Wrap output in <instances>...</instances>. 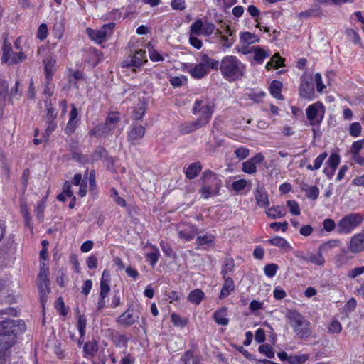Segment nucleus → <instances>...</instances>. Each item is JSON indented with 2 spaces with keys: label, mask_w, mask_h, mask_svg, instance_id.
Wrapping results in <instances>:
<instances>
[{
  "label": "nucleus",
  "mask_w": 364,
  "mask_h": 364,
  "mask_svg": "<svg viewBox=\"0 0 364 364\" xmlns=\"http://www.w3.org/2000/svg\"><path fill=\"white\" fill-rule=\"evenodd\" d=\"M268 217L272 219L281 218L286 215L285 208L284 206L277 205L272 207L266 210Z\"/></svg>",
  "instance_id": "nucleus-25"
},
{
  "label": "nucleus",
  "mask_w": 364,
  "mask_h": 364,
  "mask_svg": "<svg viewBox=\"0 0 364 364\" xmlns=\"http://www.w3.org/2000/svg\"><path fill=\"white\" fill-rule=\"evenodd\" d=\"M159 256L160 253L157 248H154L152 252L147 253L146 255V259L152 267L155 266L158 262Z\"/></svg>",
  "instance_id": "nucleus-45"
},
{
  "label": "nucleus",
  "mask_w": 364,
  "mask_h": 364,
  "mask_svg": "<svg viewBox=\"0 0 364 364\" xmlns=\"http://www.w3.org/2000/svg\"><path fill=\"white\" fill-rule=\"evenodd\" d=\"M282 83L279 80H273L269 86V91L272 95L278 100H284L283 95L281 94Z\"/></svg>",
  "instance_id": "nucleus-29"
},
{
  "label": "nucleus",
  "mask_w": 364,
  "mask_h": 364,
  "mask_svg": "<svg viewBox=\"0 0 364 364\" xmlns=\"http://www.w3.org/2000/svg\"><path fill=\"white\" fill-rule=\"evenodd\" d=\"M119 119H120V117H119V112H112V113H110L105 122H107V124H108L110 127H114V128L115 127V125L116 124H117L119 122Z\"/></svg>",
  "instance_id": "nucleus-48"
},
{
  "label": "nucleus",
  "mask_w": 364,
  "mask_h": 364,
  "mask_svg": "<svg viewBox=\"0 0 364 364\" xmlns=\"http://www.w3.org/2000/svg\"><path fill=\"white\" fill-rule=\"evenodd\" d=\"M202 183L211 186L213 188H220L222 181L218 174L210 170H206L203 173L201 177Z\"/></svg>",
  "instance_id": "nucleus-12"
},
{
  "label": "nucleus",
  "mask_w": 364,
  "mask_h": 364,
  "mask_svg": "<svg viewBox=\"0 0 364 364\" xmlns=\"http://www.w3.org/2000/svg\"><path fill=\"white\" fill-rule=\"evenodd\" d=\"M340 244V240H331L326 242L322 244L319 248L320 250L322 251H328L331 248L337 247Z\"/></svg>",
  "instance_id": "nucleus-55"
},
{
  "label": "nucleus",
  "mask_w": 364,
  "mask_h": 364,
  "mask_svg": "<svg viewBox=\"0 0 364 364\" xmlns=\"http://www.w3.org/2000/svg\"><path fill=\"white\" fill-rule=\"evenodd\" d=\"M240 40L242 42L247 44H252L259 41V37L250 32H243L240 34Z\"/></svg>",
  "instance_id": "nucleus-37"
},
{
  "label": "nucleus",
  "mask_w": 364,
  "mask_h": 364,
  "mask_svg": "<svg viewBox=\"0 0 364 364\" xmlns=\"http://www.w3.org/2000/svg\"><path fill=\"white\" fill-rule=\"evenodd\" d=\"M309 356L307 354L289 355V364H303L308 359Z\"/></svg>",
  "instance_id": "nucleus-43"
},
{
  "label": "nucleus",
  "mask_w": 364,
  "mask_h": 364,
  "mask_svg": "<svg viewBox=\"0 0 364 364\" xmlns=\"http://www.w3.org/2000/svg\"><path fill=\"white\" fill-rule=\"evenodd\" d=\"M200 63L204 66V68L208 69V71L210 69L218 70L220 67V63L218 60L210 58L207 54H203L201 55Z\"/></svg>",
  "instance_id": "nucleus-23"
},
{
  "label": "nucleus",
  "mask_w": 364,
  "mask_h": 364,
  "mask_svg": "<svg viewBox=\"0 0 364 364\" xmlns=\"http://www.w3.org/2000/svg\"><path fill=\"white\" fill-rule=\"evenodd\" d=\"M340 156L338 154H332L329 159H328L327 161V163L328 164V166H330L331 168V173H328V169L327 168H325L323 172L328 177V178H331L333 176V175L334 174V172L337 168V166H338L339 163H340Z\"/></svg>",
  "instance_id": "nucleus-21"
},
{
  "label": "nucleus",
  "mask_w": 364,
  "mask_h": 364,
  "mask_svg": "<svg viewBox=\"0 0 364 364\" xmlns=\"http://www.w3.org/2000/svg\"><path fill=\"white\" fill-rule=\"evenodd\" d=\"M285 316L296 336L301 339H306L310 336L311 333L310 323L299 312L289 309Z\"/></svg>",
  "instance_id": "nucleus-3"
},
{
  "label": "nucleus",
  "mask_w": 364,
  "mask_h": 364,
  "mask_svg": "<svg viewBox=\"0 0 364 364\" xmlns=\"http://www.w3.org/2000/svg\"><path fill=\"white\" fill-rule=\"evenodd\" d=\"M287 207L289 209V212L294 215H300V208L299 206V204L295 200H288L287 202Z\"/></svg>",
  "instance_id": "nucleus-49"
},
{
  "label": "nucleus",
  "mask_w": 364,
  "mask_h": 364,
  "mask_svg": "<svg viewBox=\"0 0 364 364\" xmlns=\"http://www.w3.org/2000/svg\"><path fill=\"white\" fill-rule=\"evenodd\" d=\"M220 188H213L211 186L202 183L200 189L201 196L203 198L208 199L210 197L217 196L219 193Z\"/></svg>",
  "instance_id": "nucleus-33"
},
{
  "label": "nucleus",
  "mask_w": 364,
  "mask_h": 364,
  "mask_svg": "<svg viewBox=\"0 0 364 364\" xmlns=\"http://www.w3.org/2000/svg\"><path fill=\"white\" fill-rule=\"evenodd\" d=\"M87 33L92 41H95L96 43L99 44H101L104 41H105L99 30H94L88 28H87Z\"/></svg>",
  "instance_id": "nucleus-38"
},
{
  "label": "nucleus",
  "mask_w": 364,
  "mask_h": 364,
  "mask_svg": "<svg viewBox=\"0 0 364 364\" xmlns=\"http://www.w3.org/2000/svg\"><path fill=\"white\" fill-rule=\"evenodd\" d=\"M190 75L196 79H201L208 73V69L199 63L189 69Z\"/></svg>",
  "instance_id": "nucleus-20"
},
{
  "label": "nucleus",
  "mask_w": 364,
  "mask_h": 364,
  "mask_svg": "<svg viewBox=\"0 0 364 364\" xmlns=\"http://www.w3.org/2000/svg\"><path fill=\"white\" fill-rule=\"evenodd\" d=\"M268 56V53L264 50L257 48L255 49V55L254 59L255 61L261 63L264 60V59Z\"/></svg>",
  "instance_id": "nucleus-50"
},
{
  "label": "nucleus",
  "mask_w": 364,
  "mask_h": 364,
  "mask_svg": "<svg viewBox=\"0 0 364 364\" xmlns=\"http://www.w3.org/2000/svg\"><path fill=\"white\" fill-rule=\"evenodd\" d=\"M146 129L144 127L138 124H133L130 127V130L128 132L127 139L133 145L139 144L145 134Z\"/></svg>",
  "instance_id": "nucleus-10"
},
{
  "label": "nucleus",
  "mask_w": 364,
  "mask_h": 364,
  "mask_svg": "<svg viewBox=\"0 0 364 364\" xmlns=\"http://www.w3.org/2000/svg\"><path fill=\"white\" fill-rule=\"evenodd\" d=\"M111 197L114 199V202L117 205L122 207L126 206L127 203L125 200L119 196L117 191L114 188L111 189Z\"/></svg>",
  "instance_id": "nucleus-54"
},
{
  "label": "nucleus",
  "mask_w": 364,
  "mask_h": 364,
  "mask_svg": "<svg viewBox=\"0 0 364 364\" xmlns=\"http://www.w3.org/2000/svg\"><path fill=\"white\" fill-rule=\"evenodd\" d=\"M2 50L3 54L1 57V62L4 63H6L9 62L10 55L13 52L11 44H6L5 43L3 46Z\"/></svg>",
  "instance_id": "nucleus-46"
},
{
  "label": "nucleus",
  "mask_w": 364,
  "mask_h": 364,
  "mask_svg": "<svg viewBox=\"0 0 364 364\" xmlns=\"http://www.w3.org/2000/svg\"><path fill=\"white\" fill-rule=\"evenodd\" d=\"M328 154L326 152L321 153L314 160V166L309 164L306 168L309 170L314 171L318 170L321 168L323 161L326 159Z\"/></svg>",
  "instance_id": "nucleus-35"
},
{
  "label": "nucleus",
  "mask_w": 364,
  "mask_h": 364,
  "mask_svg": "<svg viewBox=\"0 0 364 364\" xmlns=\"http://www.w3.org/2000/svg\"><path fill=\"white\" fill-rule=\"evenodd\" d=\"M77 121L69 120L65 128V133L68 136L74 133L75 129L77 127Z\"/></svg>",
  "instance_id": "nucleus-59"
},
{
  "label": "nucleus",
  "mask_w": 364,
  "mask_h": 364,
  "mask_svg": "<svg viewBox=\"0 0 364 364\" xmlns=\"http://www.w3.org/2000/svg\"><path fill=\"white\" fill-rule=\"evenodd\" d=\"M171 321L175 326L179 327H184L187 324V320L182 318L179 315L176 314H171Z\"/></svg>",
  "instance_id": "nucleus-53"
},
{
  "label": "nucleus",
  "mask_w": 364,
  "mask_h": 364,
  "mask_svg": "<svg viewBox=\"0 0 364 364\" xmlns=\"http://www.w3.org/2000/svg\"><path fill=\"white\" fill-rule=\"evenodd\" d=\"M110 291L109 282L100 281V297L106 298Z\"/></svg>",
  "instance_id": "nucleus-57"
},
{
  "label": "nucleus",
  "mask_w": 364,
  "mask_h": 364,
  "mask_svg": "<svg viewBox=\"0 0 364 364\" xmlns=\"http://www.w3.org/2000/svg\"><path fill=\"white\" fill-rule=\"evenodd\" d=\"M311 80V77L306 74H304L301 77V84L299 88V94L301 97L309 100L314 99L315 91Z\"/></svg>",
  "instance_id": "nucleus-6"
},
{
  "label": "nucleus",
  "mask_w": 364,
  "mask_h": 364,
  "mask_svg": "<svg viewBox=\"0 0 364 364\" xmlns=\"http://www.w3.org/2000/svg\"><path fill=\"white\" fill-rule=\"evenodd\" d=\"M146 109V104L144 101H139L133 112L132 118L135 120H140L142 119Z\"/></svg>",
  "instance_id": "nucleus-32"
},
{
  "label": "nucleus",
  "mask_w": 364,
  "mask_h": 364,
  "mask_svg": "<svg viewBox=\"0 0 364 364\" xmlns=\"http://www.w3.org/2000/svg\"><path fill=\"white\" fill-rule=\"evenodd\" d=\"M361 130V125L359 122H353L350 125L349 133L353 137L360 136Z\"/></svg>",
  "instance_id": "nucleus-51"
},
{
  "label": "nucleus",
  "mask_w": 364,
  "mask_h": 364,
  "mask_svg": "<svg viewBox=\"0 0 364 364\" xmlns=\"http://www.w3.org/2000/svg\"><path fill=\"white\" fill-rule=\"evenodd\" d=\"M215 237L212 234H205L202 236H198L196 239L197 248L203 245H211L214 242Z\"/></svg>",
  "instance_id": "nucleus-34"
},
{
  "label": "nucleus",
  "mask_w": 364,
  "mask_h": 364,
  "mask_svg": "<svg viewBox=\"0 0 364 364\" xmlns=\"http://www.w3.org/2000/svg\"><path fill=\"white\" fill-rule=\"evenodd\" d=\"M235 267L234 260L232 258H226L224 262L223 268L222 269L221 273L223 274V277H225V274L228 272H230L233 270Z\"/></svg>",
  "instance_id": "nucleus-47"
},
{
  "label": "nucleus",
  "mask_w": 364,
  "mask_h": 364,
  "mask_svg": "<svg viewBox=\"0 0 364 364\" xmlns=\"http://www.w3.org/2000/svg\"><path fill=\"white\" fill-rule=\"evenodd\" d=\"M248 184H251L250 181H247L245 179H240L232 182L231 186L234 191L239 192L244 190Z\"/></svg>",
  "instance_id": "nucleus-44"
},
{
  "label": "nucleus",
  "mask_w": 364,
  "mask_h": 364,
  "mask_svg": "<svg viewBox=\"0 0 364 364\" xmlns=\"http://www.w3.org/2000/svg\"><path fill=\"white\" fill-rule=\"evenodd\" d=\"M219 69L225 79L234 82L242 77L245 66L237 57L227 55L222 58Z\"/></svg>",
  "instance_id": "nucleus-2"
},
{
  "label": "nucleus",
  "mask_w": 364,
  "mask_h": 364,
  "mask_svg": "<svg viewBox=\"0 0 364 364\" xmlns=\"http://www.w3.org/2000/svg\"><path fill=\"white\" fill-rule=\"evenodd\" d=\"M45 63V73L46 76L48 80V84L49 81L51 80L53 74V67L55 64V61H53L51 59L49 60H44Z\"/></svg>",
  "instance_id": "nucleus-42"
},
{
  "label": "nucleus",
  "mask_w": 364,
  "mask_h": 364,
  "mask_svg": "<svg viewBox=\"0 0 364 364\" xmlns=\"http://www.w3.org/2000/svg\"><path fill=\"white\" fill-rule=\"evenodd\" d=\"M307 198L315 200L319 195V189L316 186H311L306 192Z\"/></svg>",
  "instance_id": "nucleus-52"
},
{
  "label": "nucleus",
  "mask_w": 364,
  "mask_h": 364,
  "mask_svg": "<svg viewBox=\"0 0 364 364\" xmlns=\"http://www.w3.org/2000/svg\"><path fill=\"white\" fill-rule=\"evenodd\" d=\"M269 227L275 231H278L279 229H281L282 232H285L287 230L288 223L287 222H273L270 223Z\"/></svg>",
  "instance_id": "nucleus-60"
},
{
  "label": "nucleus",
  "mask_w": 364,
  "mask_h": 364,
  "mask_svg": "<svg viewBox=\"0 0 364 364\" xmlns=\"http://www.w3.org/2000/svg\"><path fill=\"white\" fill-rule=\"evenodd\" d=\"M48 268L41 267L38 275V285L41 299L50 292V281L48 278Z\"/></svg>",
  "instance_id": "nucleus-7"
},
{
  "label": "nucleus",
  "mask_w": 364,
  "mask_h": 364,
  "mask_svg": "<svg viewBox=\"0 0 364 364\" xmlns=\"http://www.w3.org/2000/svg\"><path fill=\"white\" fill-rule=\"evenodd\" d=\"M45 104L47 110V114L44 117L45 122L46 124L54 123L57 117V112H55L54 108L51 107L50 102L48 100L45 101Z\"/></svg>",
  "instance_id": "nucleus-31"
},
{
  "label": "nucleus",
  "mask_w": 364,
  "mask_h": 364,
  "mask_svg": "<svg viewBox=\"0 0 364 364\" xmlns=\"http://www.w3.org/2000/svg\"><path fill=\"white\" fill-rule=\"evenodd\" d=\"M284 60H285V59L282 58L279 55V53H276L271 58V60L267 63L266 68L267 70H270L272 68L277 69V68L284 65Z\"/></svg>",
  "instance_id": "nucleus-26"
},
{
  "label": "nucleus",
  "mask_w": 364,
  "mask_h": 364,
  "mask_svg": "<svg viewBox=\"0 0 364 364\" xmlns=\"http://www.w3.org/2000/svg\"><path fill=\"white\" fill-rule=\"evenodd\" d=\"M228 316V308L222 307L217 310L214 314L213 318L215 321L222 326H227L228 324L229 320L227 318Z\"/></svg>",
  "instance_id": "nucleus-18"
},
{
  "label": "nucleus",
  "mask_w": 364,
  "mask_h": 364,
  "mask_svg": "<svg viewBox=\"0 0 364 364\" xmlns=\"http://www.w3.org/2000/svg\"><path fill=\"white\" fill-rule=\"evenodd\" d=\"M202 170V165L200 162L191 164L185 170V174L188 179L195 178Z\"/></svg>",
  "instance_id": "nucleus-22"
},
{
  "label": "nucleus",
  "mask_w": 364,
  "mask_h": 364,
  "mask_svg": "<svg viewBox=\"0 0 364 364\" xmlns=\"http://www.w3.org/2000/svg\"><path fill=\"white\" fill-rule=\"evenodd\" d=\"M203 23L201 19L196 20L190 26L189 35L199 36L203 33Z\"/></svg>",
  "instance_id": "nucleus-36"
},
{
  "label": "nucleus",
  "mask_w": 364,
  "mask_h": 364,
  "mask_svg": "<svg viewBox=\"0 0 364 364\" xmlns=\"http://www.w3.org/2000/svg\"><path fill=\"white\" fill-rule=\"evenodd\" d=\"M349 250L355 254L364 250V232L356 234L351 238Z\"/></svg>",
  "instance_id": "nucleus-14"
},
{
  "label": "nucleus",
  "mask_w": 364,
  "mask_h": 364,
  "mask_svg": "<svg viewBox=\"0 0 364 364\" xmlns=\"http://www.w3.org/2000/svg\"><path fill=\"white\" fill-rule=\"evenodd\" d=\"M319 111H321L322 113L324 112V107L319 102L312 104L307 107L306 114L308 119L311 122V124H319L321 122L323 114L318 117Z\"/></svg>",
  "instance_id": "nucleus-8"
},
{
  "label": "nucleus",
  "mask_w": 364,
  "mask_h": 364,
  "mask_svg": "<svg viewBox=\"0 0 364 364\" xmlns=\"http://www.w3.org/2000/svg\"><path fill=\"white\" fill-rule=\"evenodd\" d=\"M181 226H182L183 228L178 230V237L186 241H190L194 238L198 231L196 226L187 223H182Z\"/></svg>",
  "instance_id": "nucleus-13"
},
{
  "label": "nucleus",
  "mask_w": 364,
  "mask_h": 364,
  "mask_svg": "<svg viewBox=\"0 0 364 364\" xmlns=\"http://www.w3.org/2000/svg\"><path fill=\"white\" fill-rule=\"evenodd\" d=\"M346 34L354 43H360V36L353 29H347Z\"/></svg>",
  "instance_id": "nucleus-64"
},
{
  "label": "nucleus",
  "mask_w": 364,
  "mask_h": 364,
  "mask_svg": "<svg viewBox=\"0 0 364 364\" xmlns=\"http://www.w3.org/2000/svg\"><path fill=\"white\" fill-rule=\"evenodd\" d=\"M139 317L134 316L132 313L129 312V309H127V311L123 313L117 320V322L119 325L129 326L133 325L137 320Z\"/></svg>",
  "instance_id": "nucleus-16"
},
{
  "label": "nucleus",
  "mask_w": 364,
  "mask_h": 364,
  "mask_svg": "<svg viewBox=\"0 0 364 364\" xmlns=\"http://www.w3.org/2000/svg\"><path fill=\"white\" fill-rule=\"evenodd\" d=\"M204 297L205 294L203 291L201 289H196L189 293L188 300L196 305H198Z\"/></svg>",
  "instance_id": "nucleus-28"
},
{
  "label": "nucleus",
  "mask_w": 364,
  "mask_h": 364,
  "mask_svg": "<svg viewBox=\"0 0 364 364\" xmlns=\"http://www.w3.org/2000/svg\"><path fill=\"white\" fill-rule=\"evenodd\" d=\"M255 198L258 206L261 208H266L269 205L268 196L265 190L260 187L259 185L257 187L254 192Z\"/></svg>",
  "instance_id": "nucleus-15"
},
{
  "label": "nucleus",
  "mask_w": 364,
  "mask_h": 364,
  "mask_svg": "<svg viewBox=\"0 0 364 364\" xmlns=\"http://www.w3.org/2000/svg\"><path fill=\"white\" fill-rule=\"evenodd\" d=\"M115 27L114 23H109L108 24H105L102 26L99 31H100L101 35L106 41L107 38H109L112 33L113 30Z\"/></svg>",
  "instance_id": "nucleus-39"
},
{
  "label": "nucleus",
  "mask_w": 364,
  "mask_h": 364,
  "mask_svg": "<svg viewBox=\"0 0 364 364\" xmlns=\"http://www.w3.org/2000/svg\"><path fill=\"white\" fill-rule=\"evenodd\" d=\"M98 343L96 341H88L85 343L83 351L85 356L93 358L98 351Z\"/></svg>",
  "instance_id": "nucleus-24"
},
{
  "label": "nucleus",
  "mask_w": 364,
  "mask_h": 364,
  "mask_svg": "<svg viewBox=\"0 0 364 364\" xmlns=\"http://www.w3.org/2000/svg\"><path fill=\"white\" fill-rule=\"evenodd\" d=\"M193 113L195 114H199L200 117L197 120L200 121L202 124L205 126L208 124L211 118L213 109L207 100L200 99L196 100L193 108Z\"/></svg>",
  "instance_id": "nucleus-5"
},
{
  "label": "nucleus",
  "mask_w": 364,
  "mask_h": 364,
  "mask_svg": "<svg viewBox=\"0 0 364 364\" xmlns=\"http://www.w3.org/2000/svg\"><path fill=\"white\" fill-rule=\"evenodd\" d=\"M108 156L107 151L102 146H97L91 155V162H95L100 159H106Z\"/></svg>",
  "instance_id": "nucleus-30"
},
{
  "label": "nucleus",
  "mask_w": 364,
  "mask_h": 364,
  "mask_svg": "<svg viewBox=\"0 0 364 364\" xmlns=\"http://www.w3.org/2000/svg\"><path fill=\"white\" fill-rule=\"evenodd\" d=\"M278 269V266L276 264H269L264 267V273L269 277H274Z\"/></svg>",
  "instance_id": "nucleus-56"
},
{
  "label": "nucleus",
  "mask_w": 364,
  "mask_h": 364,
  "mask_svg": "<svg viewBox=\"0 0 364 364\" xmlns=\"http://www.w3.org/2000/svg\"><path fill=\"white\" fill-rule=\"evenodd\" d=\"M146 62L147 60L146 59V51L144 50H139L135 52L134 55L130 57V59H127L122 62V67L139 68Z\"/></svg>",
  "instance_id": "nucleus-9"
},
{
  "label": "nucleus",
  "mask_w": 364,
  "mask_h": 364,
  "mask_svg": "<svg viewBox=\"0 0 364 364\" xmlns=\"http://www.w3.org/2000/svg\"><path fill=\"white\" fill-rule=\"evenodd\" d=\"M269 242L274 246H277L282 249H288L290 247L289 244L287 242V241L285 239L280 237H276L274 238H272L269 240Z\"/></svg>",
  "instance_id": "nucleus-40"
},
{
  "label": "nucleus",
  "mask_w": 364,
  "mask_h": 364,
  "mask_svg": "<svg viewBox=\"0 0 364 364\" xmlns=\"http://www.w3.org/2000/svg\"><path fill=\"white\" fill-rule=\"evenodd\" d=\"M47 33H48V28H47L46 24H45V23L41 24L38 29L37 37L41 40H43L47 37Z\"/></svg>",
  "instance_id": "nucleus-63"
},
{
  "label": "nucleus",
  "mask_w": 364,
  "mask_h": 364,
  "mask_svg": "<svg viewBox=\"0 0 364 364\" xmlns=\"http://www.w3.org/2000/svg\"><path fill=\"white\" fill-rule=\"evenodd\" d=\"M203 127H204V125L196 119L194 122L181 125L180 131L182 134H189Z\"/></svg>",
  "instance_id": "nucleus-27"
},
{
  "label": "nucleus",
  "mask_w": 364,
  "mask_h": 364,
  "mask_svg": "<svg viewBox=\"0 0 364 364\" xmlns=\"http://www.w3.org/2000/svg\"><path fill=\"white\" fill-rule=\"evenodd\" d=\"M26 330L23 320L6 318L0 321V342L6 348H11L16 342L18 334Z\"/></svg>",
  "instance_id": "nucleus-1"
},
{
  "label": "nucleus",
  "mask_w": 364,
  "mask_h": 364,
  "mask_svg": "<svg viewBox=\"0 0 364 364\" xmlns=\"http://www.w3.org/2000/svg\"><path fill=\"white\" fill-rule=\"evenodd\" d=\"M364 217L360 213H350L343 217L337 225V232L340 234H348L362 223Z\"/></svg>",
  "instance_id": "nucleus-4"
},
{
  "label": "nucleus",
  "mask_w": 364,
  "mask_h": 364,
  "mask_svg": "<svg viewBox=\"0 0 364 364\" xmlns=\"http://www.w3.org/2000/svg\"><path fill=\"white\" fill-rule=\"evenodd\" d=\"M258 350L260 353L264 355L269 358H274V351L269 344H262L259 347Z\"/></svg>",
  "instance_id": "nucleus-41"
},
{
  "label": "nucleus",
  "mask_w": 364,
  "mask_h": 364,
  "mask_svg": "<svg viewBox=\"0 0 364 364\" xmlns=\"http://www.w3.org/2000/svg\"><path fill=\"white\" fill-rule=\"evenodd\" d=\"M315 83L316 85V90L318 92H322L323 89L326 87L325 85L322 82V77L320 73H316L315 75Z\"/></svg>",
  "instance_id": "nucleus-62"
},
{
  "label": "nucleus",
  "mask_w": 364,
  "mask_h": 364,
  "mask_svg": "<svg viewBox=\"0 0 364 364\" xmlns=\"http://www.w3.org/2000/svg\"><path fill=\"white\" fill-rule=\"evenodd\" d=\"M264 160L262 153H257L253 157L242 164L243 172L252 174L257 171V165L260 164Z\"/></svg>",
  "instance_id": "nucleus-11"
},
{
  "label": "nucleus",
  "mask_w": 364,
  "mask_h": 364,
  "mask_svg": "<svg viewBox=\"0 0 364 364\" xmlns=\"http://www.w3.org/2000/svg\"><path fill=\"white\" fill-rule=\"evenodd\" d=\"M250 151L245 147H240L235 151V154L239 160H242L248 156Z\"/></svg>",
  "instance_id": "nucleus-58"
},
{
  "label": "nucleus",
  "mask_w": 364,
  "mask_h": 364,
  "mask_svg": "<svg viewBox=\"0 0 364 364\" xmlns=\"http://www.w3.org/2000/svg\"><path fill=\"white\" fill-rule=\"evenodd\" d=\"M336 258L338 261L346 262L349 259L352 258V256H349L348 250L343 248L341 250V252L336 256Z\"/></svg>",
  "instance_id": "nucleus-61"
},
{
  "label": "nucleus",
  "mask_w": 364,
  "mask_h": 364,
  "mask_svg": "<svg viewBox=\"0 0 364 364\" xmlns=\"http://www.w3.org/2000/svg\"><path fill=\"white\" fill-rule=\"evenodd\" d=\"M235 289L233 280L230 277H224V283L219 298H226Z\"/></svg>",
  "instance_id": "nucleus-19"
},
{
  "label": "nucleus",
  "mask_w": 364,
  "mask_h": 364,
  "mask_svg": "<svg viewBox=\"0 0 364 364\" xmlns=\"http://www.w3.org/2000/svg\"><path fill=\"white\" fill-rule=\"evenodd\" d=\"M296 257L301 260L309 261L318 266L323 265L325 262L324 257L320 252H318V254H309L308 255H296Z\"/></svg>",
  "instance_id": "nucleus-17"
}]
</instances>
